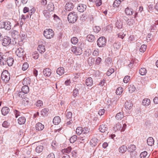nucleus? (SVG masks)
I'll return each instance as SVG.
<instances>
[{
  "mask_svg": "<svg viewBox=\"0 0 158 158\" xmlns=\"http://www.w3.org/2000/svg\"><path fill=\"white\" fill-rule=\"evenodd\" d=\"M9 125V123L7 121H5L2 124V126L4 127H7Z\"/></svg>",
  "mask_w": 158,
  "mask_h": 158,
  "instance_id": "obj_58",
  "label": "nucleus"
},
{
  "mask_svg": "<svg viewBox=\"0 0 158 158\" xmlns=\"http://www.w3.org/2000/svg\"><path fill=\"white\" fill-rule=\"evenodd\" d=\"M115 26L118 29H121L123 27V22L120 20H117L115 23Z\"/></svg>",
  "mask_w": 158,
  "mask_h": 158,
  "instance_id": "obj_23",
  "label": "nucleus"
},
{
  "mask_svg": "<svg viewBox=\"0 0 158 158\" xmlns=\"http://www.w3.org/2000/svg\"><path fill=\"white\" fill-rule=\"evenodd\" d=\"M6 56L0 52V64L1 65L6 64L7 62L8 66H10L12 65L14 60L13 59L10 57L8 58L6 61Z\"/></svg>",
  "mask_w": 158,
  "mask_h": 158,
  "instance_id": "obj_1",
  "label": "nucleus"
},
{
  "mask_svg": "<svg viewBox=\"0 0 158 158\" xmlns=\"http://www.w3.org/2000/svg\"><path fill=\"white\" fill-rule=\"evenodd\" d=\"M44 35L46 38L50 39L54 36V32L52 29H46L44 31Z\"/></svg>",
  "mask_w": 158,
  "mask_h": 158,
  "instance_id": "obj_3",
  "label": "nucleus"
},
{
  "mask_svg": "<svg viewBox=\"0 0 158 158\" xmlns=\"http://www.w3.org/2000/svg\"><path fill=\"white\" fill-rule=\"evenodd\" d=\"M125 12L127 15H131L133 14L134 11L132 9L127 7L126 8Z\"/></svg>",
  "mask_w": 158,
  "mask_h": 158,
  "instance_id": "obj_21",
  "label": "nucleus"
},
{
  "mask_svg": "<svg viewBox=\"0 0 158 158\" xmlns=\"http://www.w3.org/2000/svg\"><path fill=\"white\" fill-rule=\"evenodd\" d=\"M19 35V32L16 31H13L11 32V35L14 38H16Z\"/></svg>",
  "mask_w": 158,
  "mask_h": 158,
  "instance_id": "obj_48",
  "label": "nucleus"
},
{
  "mask_svg": "<svg viewBox=\"0 0 158 158\" xmlns=\"http://www.w3.org/2000/svg\"><path fill=\"white\" fill-rule=\"evenodd\" d=\"M29 65L28 63L25 62L23 65L22 69L23 70L25 71L27 70L28 68Z\"/></svg>",
  "mask_w": 158,
  "mask_h": 158,
  "instance_id": "obj_46",
  "label": "nucleus"
},
{
  "mask_svg": "<svg viewBox=\"0 0 158 158\" xmlns=\"http://www.w3.org/2000/svg\"><path fill=\"white\" fill-rule=\"evenodd\" d=\"M61 121V119L59 116L55 117L53 120V123L55 125H58Z\"/></svg>",
  "mask_w": 158,
  "mask_h": 158,
  "instance_id": "obj_24",
  "label": "nucleus"
},
{
  "mask_svg": "<svg viewBox=\"0 0 158 158\" xmlns=\"http://www.w3.org/2000/svg\"><path fill=\"white\" fill-rule=\"evenodd\" d=\"M36 130L37 131H42L44 128V126L40 123H38L35 125Z\"/></svg>",
  "mask_w": 158,
  "mask_h": 158,
  "instance_id": "obj_14",
  "label": "nucleus"
},
{
  "mask_svg": "<svg viewBox=\"0 0 158 158\" xmlns=\"http://www.w3.org/2000/svg\"><path fill=\"white\" fill-rule=\"evenodd\" d=\"M127 148L126 146L125 145H123L119 148V152L121 153L125 152L127 150Z\"/></svg>",
  "mask_w": 158,
  "mask_h": 158,
  "instance_id": "obj_42",
  "label": "nucleus"
},
{
  "mask_svg": "<svg viewBox=\"0 0 158 158\" xmlns=\"http://www.w3.org/2000/svg\"><path fill=\"white\" fill-rule=\"evenodd\" d=\"M0 28L9 30L11 28V23L9 21L0 23Z\"/></svg>",
  "mask_w": 158,
  "mask_h": 158,
  "instance_id": "obj_4",
  "label": "nucleus"
},
{
  "mask_svg": "<svg viewBox=\"0 0 158 158\" xmlns=\"http://www.w3.org/2000/svg\"><path fill=\"white\" fill-rule=\"evenodd\" d=\"M21 90L23 93L27 94L29 91V87L28 86H23Z\"/></svg>",
  "mask_w": 158,
  "mask_h": 158,
  "instance_id": "obj_29",
  "label": "nucleus"
},
{
  "mask_svg": "<svg viewBox=\"0 0 158 158\" xmlns=\"http://www.w3.org/2000/svg\"><path fill=\"white\" fill-rule=\"evenodd\" d=\"M46 158H55L54 155L53 153H51L48 155Z\"/></svg>",
  "mask_w": 158,
  "mask_h": 158,
  "instance_id": "obj_64",
  "label": "nucleus"
},
{
  "mask_svg": "<svg viewBox=\"0 0 158 158\" xmlns=\"http://www.w3.org/2000/svg\"><path fill=\"white\" fill-rule=\"evenodd\" d=\"M37 50L41 54L44 53L45 51L44 46L43 45H39L38 47Z\"/></svg>",
  "mask_w": 158,
  "mask_h": 158,
  "instance_id": "obj_20",
  "label": "nucleus"
},
{
  "mask_svg": "<svg viewBox=\"0 0 158 158\" xmlns=\"http://www.w3.org/2000/svg\"><path fill=\"white\" fill-rule=\"evenodd\" d=\"M72 115V113L71 112H68L66 113V118L67 119L71 118Z\"/></svg>",
  "mask_w": 158,
  "mask_h": 158,
  "instance_id": "obj_52",
  "label": "nucleus"
},
{
  "mask_svg": "<svg viewBox=\"0 0 158 158\" xmlns=\"http://www.w3.org/2000/svg\"><path fill=\"white\" fill-rule=\"evenodd\" d=\"M147 71L145 68H141L139 70V73L142 75H144L146 74Z\"/></svg>",
  "mask_w": 158,
  "mask_h": 158,
  "instance_id": "obj_40",
  "label": "nucleus"
},
{
  "mask_svg": "<svg viewBox=\"0 0 158 158\" xmlns=\"http://www.w3.org/2000/svg\"><path fill=\"white\" fill-rule=\"evenodd\" d=\"M43 73L45 77H49L51 74V70L49 68H46L44 70Z\"/></svg>",
  "mask_w": 158,
  "mask_h": 158,
  "instance_id": "obj_12",
  "label": "nucleus"
},
{
  "mask_svg": "<svg viewBox=\"0 0 158 158\" xmlns=\"http://www.w3.org/2000/svg\"><path fill=\"white\" fill-rule=\"evenodd\" d=\"M101 28L99 26H96L94 28V31L96 33H98L100 30Z\"/></svg>",
  "mask_w": 158,
  "mask_h": 158,
  "instance_id": "obj_57",
  "label": "nucleus"
},
{
  "mask_svg": "<svg viewBox=\"0 0 158 158\" xmlns=\"http://www.w3.org/2000/svg\"><path fill=\"white\" fill-rule=\"evenodd\" d=\"M1 78L2 80L5 82H8L10 79V74L8 71L5 70L2 73Z\"/></svg>",
  "mask_w": 158,
  "mask_h": 158,
  "instance_id": "obj_5",
  "label": "nucleus"
},
{
  "mask_svg": "<svg viewBox=\"0 0 158 158\" xmlns=\"http://www.w3.org/2000/svg\"><path fill=\"white\" fill-rule=\"evenodd\" d=\"M93 81L91 77H88L86 80L85 84L87 86H91L93 84Z\"/></svg>",
  "mask_w": 158,
  "mask_h": 158,
  "instance_id": "obj_19",
  "label": "nucleus"
},
{
  "mask_svg": "<svg viewBox=\"0 0 158 158\" xmlns=\"http://www.w3.org/2000/svg\"><path fill=\"white\" fill-rule=\"evenodd\" d=\"M123 117V112H120L117 113L115 116V118L117 120H121Z\"/></svg>",
  "mask_w": 158,
  "mask_h": 158,
  "instance_id": "obj_26",
  "label": "nucleus"
},
{
  "mask_svg": "<svg viewBox=\"0 0 158 158\" xmlns=\"http://www.w3.org/2000/svg\"><path fill=\"white\" fill-rule=\"evenodd\" d=\"M10 111V109L7 107H3L1 110L2 113L4 116L7 114Z\"/></svg>",
  "mask_w": 158,
  "mask_h": 158,
  "instance_id": "obj_17",
  "label": "nucleus"
},
{
  "mask_svg": "<svg viewBox=\"0 0 158 158\" xmlns=\"http://www.w3.org/2000/svg\"><path fill=\"white\" fill-rule=\"evenodd\" d=\"M131 60L132 61L134 66H137V64L138 62V60L135 59H133Z\"/></svg>",
  "mask_w": 158,
  "mask_h": 158,
  "instance_id": "obj_61",
  "label": "nucleus"
},
{
  "mask_svg": "<svg viewBox=\"0 0 158 158\" xmlns=\"http://www.w3.org/2000/svg\"><path fill=\"white\" fill-rule=\"evenodd\" d=\"M17 56L19 57H23L25 53L24 50L21 47L18 48L15 52Z\"/></svg>",
  "mask_w": 158,
  "mask_h": 158,
  "instance_id": "obj_8",
  "label": "nucleus"
},
{
  "mask_svg": "<svg viewBox=\"0 0 158 158\" xmlns=\"http://www.w3.org/2000/svg\"><path fill=\"white\" fill-rule=\"evenodd\" d=\"M72 150V148L71 147H69L63 149L61 150V152L63 154H68Z\"/></svg>",
  "mask_w": 158,
  "mask_h": 158,
  "instance_id": "obj_22",
  "label": "nucleus"
},
{
  "mask_svg": "<svg viewBox=\"0 0 158 158\" xmlns=\"http://www.w3.org/2000/svg\"><path fill=\"white\" fill-rule=\"evenodd\" d=\"M43 14L45 17L48 18L49 17V13L48 12L47 10H44L43 11Z\"/></svg>",
  "mask_w": 158,
  "mask_h": 158,
  "instance_id": "obj_63",
  "label": "nucleus"
},
{
  "mask_svg": "<svg viewBox=\"0 0 158 158\" xmlns=\"http://www.w3.org/2000/svg\"><path fill=\"white\" fill-rule=\"evenodd\" d=\"M83 128L81 127H78L76 130V133L78 135H80L82 133Z\"/></svg>",
  "mask_w": 158,
  "mask_h": 158,
  "instance_id": "obj_44",
  "label": "nucleus"
},
{
  "mask_svg": "<svg viewBox=\"0 0 158 158\" xmlns=\"http://www.w3.org/2000/svg\"><path fill=\"white\" fill-rule=\"evenodd\" d=\"M147 46L146 45L143 44L141 46L139 49V51L141 52H144L146 50Z\"/></svg>",
  "mask_w": 158,
  "mask_h": 158,
  "instance_id": "obj_50",
  "label": "nucleus"
},
{
  "mask_svg": "<svg viewBox=\"0 0 158 158\" xmlns=\"http://www.w3.org/2000/svg\"><path fill=\"white\" fill-rule=\"evenodd\" d=\"M71 51L77 54V55H78L77 54L78 53V52L76 47H72L71 48Z\"/></svg>",
  "mask_w": 158,
  "mask_h": 158,
  "instance_id": "obj_60",
  "label": "nucleus"
},
{
  "mask_svg": "<svg viewBox=\"0 0 158 158\" xmlns=\"http://www.w3.org/2000/svg\"><path fill=\"white\" fill-rule=\"evenodd\" d=\"M56 72L60 76L61 75L64 73V69L62 67H59L57 69Z\"/></svg>",
  "mask_w": 158,
  "mask_h": 158,
  "instance_id": "obj_30",
  "label": "nucleus"
},
{
  "mask_svg": "<svg viewBox=\"0 0 158 158\" xmlns=\"http://www.w3.org/2000/svg\"><path fill=\"white\" fill-rule=\"evenodd\" d=\"M124 105L126 109L130 110L132 108L133 104L132 103L131 101L129 100V101H127L125 103Z\"/></svg>",
  "mask_w": 158,
  "mask_h": 158,
  "instance_id": "obj_13",
  "label": "nucleus"
},
{
  "mask_svg": "<svg viewBox=\"0 0 158 158\" xmlns=\"http://www.w3.org/2000/svg\"><path fill=\"white\" fill-rule=\"evenodd\" d=\"M95 61V60L94 58L89 57V58L88 62L89 65L91 66L93 65Z\"/></svg>",
  "mask_w": 158,
  "mask_h": 158,
  "instance_id": "obj_37",
  "label": "nucleus"
},
{
  "mask_svg": "<svg viewBox=\"0 0 158 158\" xmlns=\"http://www.w3.org/2000/svg\"><path fill=\"white\" fill-rule=\"evenodd\" d=\"M123 91V88L122 87H119L117 89L116 93L117 95H120L122 93Z\"/></svg>",
  "mask_w": 158,
  "mask_h": 158,
  "instance_id": "obj_39",
  "label": "nucleus"
},
{
  "mask_svg": "<svg viewBox=\"0 0 158 158\" xmlns=\"http://www.w3.org/2000/svg\"><path fill=\"white\" fill-rule=\"evenodd\" d=\"M114 72V69H109L106 72V74L108 76H109Z\"/></svg>",
  "mask_w": 158,
  "mask_h": 158,
  "instance_id": "obj_55",
  "label": "nucleus"
},
{
  "mask_svg": "<svg viewBox=\"0 0 158 158\" xmlns=\"http://www.w3.org/2000/svg\"><path fill=\"white\" fill-rule=\"evenodd\" d=\"M148 144L150 146H152L154 143V141L152 137H149L147 139Z\"/></svg>",
  "mask_w": 158,
  "mask_h": 158,
  "instance_id": "obj_27",
  "label": "nucleus"
},
{
  "mask_svg": "<svg viewBox=\"0 0 158 158\" xmlns=\"http://www.w3.org/2000/svg\"><path fill=\"white\" fill-rule=\"evenodd\" d=\"M29 79L28 78H24L23 81V84L24 86H28V84H30Z\"/></svg>",
  "mask_w": 158,
  "mask_h": 158,
  "instance_id": "obj_35",
  "label": "nucleus"
},
{
  "mask_svg": "<svg viewBox=\"0 0 158 158\" xmlns=\"http://www.w3.org/2000/svg\"><path fill=\"white\" fill-rule=\"evenodd\" d=\"M35 8H33L29 10V14L30 15V17L32 15V14L35 13Z\"/></svg>",
  "mask_w": 158,
  "mask_h": 158,
  "instance_id": "obj_59",
  "label": "nucleus"
},
{
  "mask_svg": "<svg viewBox=\"0 0 158 158\" xmlns=\"http://www.w3.org/2000/svg\"><path fill=\"white\" fill-rule=\"evenodd\" d=\"M95 37L94 35L89 34L86 37V40L89 42H92L94 41Z\"/></svg>",
  "mask_w": 158,
  "mask_h": 158,
  "instance_id": "obj_32",
  "label": "nucleus"
},
{
  "mask_svg": "<svg viewBox=\"0 0 158 158\" xmlns=\"http://www.w3.org/2000/svg\"><path fill=\"white\" fill-rule=\"evenodd\" d=\"M54 5L52 4H48V8L50 11H52L54 9Z\"/></svg>",
  "mask_w": 158,
  "mask_h": 158,
  "instance_id": "obj_54",
  "label": "nucleus"
},
{
  "mask_svg": "<svg viewBox=\"0 0 158 158\" xmlns=\"http://www.w3.org/2000/svg\"><path fill=\"white\" fill-rule=\"evenodd\" d=\"M11 43L10 38L6 36H5L2 41V45L4 46H7Z\"/></svg>",
  "mask_w": 158,
  "mask_h": 158,
  "instance_id": "obj_7",
  "label": "nucleus"
},
{
  "mask_svg": "<svg viewBox=\"0 0 158 158\" xmlns=\"http://www.w3.org/2000/svg\"><path fill=\"white\" fill-rule=\"evenodd\" d=\"M148 153L146 151H144L141 153L140 155L141 158H145L147 155Z\"/></svg>",
  "mask_w": 158,
  "mask_h": 158,
  "instance_id": "obj_53",
  "label": "nucleus"
},
{
  "mask_svg": "<svg viewBox=\"0 0 158 158\" xmlns=\"http://www.w3.org/2000/svg\"><path fill=\"white\" fill-rule=\"evenodd\" d=\"M97 45L99 47L104 46L106 44V40L105 37L102 36L99 37L97 40Z\"/></svg>",
  "mask_w": 158,
  "mask_h": 158,
  "instance_id": "obj_6",
  "label": "nucleus"
},
{
  "mask_svg": "<svg viewBox=\"0 0 158 158\" xmlns=\"http://www.w3.org/2000/svg\"><path fill=\"white\" fill-rule=\"evenodd\" d=\"M122 125L120 123H117L114 127V130L116 131L118 130H121L122 131Z\"/></svg>",
  "mask_w": 158,
  "mask_h": 158,
  "instance_id": "obj_36",
  "label": "nucleus"
},
{
  "mask_svg": "<svg viewBox=\"0 0 158 158\" xmlns=\"http://www.w3.org/2000/svg\"><path fill=\"white\" fill-rule=\"evenodd\" d=\"M150 102L151 101L149 99L145 98L143 101L142 104L143 106H147L150 104Z\"/></svg>",
  "mask_w": 158,
  "mask_h": 158,
  "instance_id": "obj_28",
  "label": "nucleus"
},
{
  "mask_svg": "<svg viewBox=\"0 0 158 158\" xmlns=\"http://www.w3.org/2000/svg\"><path fill=\"white\" fill-rule=\"evenodd\" d=\"M44 147L43 145H38L35 148L36 152L38 153L42 152L44 150Z\"/></svg>",
  "mask_w": 158,
  "mask_h": 158,
  "instance_id": "obj_25",
  "label": "nucleus"
},
{
  "mask_svg": "<svg viewBox=\"0 0 158 158\" xmlns=\"http://www.w3.org/2000/svg\"><path fill=\"white\" fill-rule=\"evenodd\" d=\"M77 15L74 12H70L68 15V20L69 23H74L77 21Z\"/></svg>",
  "mask_w": 158,
  "mask_h": 158,
  "instance_id": "obj_2",
  "label": "nucleus"
},
{
  "mask_svg": "<svg viewBox=\"0 0 158 158\" xmlns=\"http://www.w3.org/2000/svg\"><path fill=\"white\" fill-rule=\"evenodd\" d=\"M121 1L120 0H116L113 3L114 7H118L121 3Z\"/></svg>",
  "mask_w": 158,
  "mask_h": 158,
  "instance_id": "obj_43",
  "label": "nucleus"
},
{
  "mask_svg": "<svg viewBox=\"0 0 158 158\" xmlns=\"http://www.w3.org/2000/svg\"><path fill=\"white\" fill-rule=\"evenodd\" d=\"M36 105L37 107H40L43 105V102L40 100H39L36 102Z\"/></svg>",
  "mask_w": 158,
  "mask_h": 158,
  "instance_id": "obj_56",
  "label": "nucleus"
},
{
  "mask_svg": "<svg viewBox=\"0 0 158 158\" xmlns=\"http://www.w3.org/2000/svg\"><path fill=\"white\" fill-rule=\"evenodd\" d=\"M86 6L83 4H79L77 7L78 10L80 12H83L85 10Z\"/></svg>",
  "mask_w": 158,
  "mask_h": 158,
  "instance_id": "obj_11",
  "label": "nucleus"
},
{
  "mask_svg": "<svg viewBox=\"0 0 158 158\" xmlns=\"http://www.w3.org/2000/svg\"><path fill=\"white\" fill-rule=\"evenodd\" d=\"M135 87L133 85H130L129 87V91L130 93H132L135 91Z\"/></svg>",
  "mask_w": 158,
  "mask_h": 158,
  "instance_id": "obj_49",
  "label": "nucleus"
},
{
  "mask_svg": "<svg viewBox=\"0 0 158 158\" xmlns=\"http://www.w3.org/2000/svg\"><path fill=\"white\" fill-rule=\"evenodd\" d=\"M14 112L15 117L17 118L19 115L20 112L17 110H15Z\"/></svg>",
  "mask_w": 158,
  "mask_h": 158,
  "instance_id": "obj_62",
  "label": "nucleus"
},
{
  "mask_svg": "<svg viewBox=\"0 0 158 158\" xmlns=\"http://www.w3.org/2000/svg\"><path fill=\"white\" fill-rule=\"evenodd\" d=\"M10 44L12 45L17 46L18 45H20L19 41L17 39H16V38H14L12 40V41H11Z\"/></svg>",
  "mask_w": 158,
  "mask_h": 158,
  "instance_id": "obj_33",
  "label": "nucleus"
},
{
  "mask_svg": "<svg viewBox=\"0 0 158 158\" xmlns=\"http://www.w3.org/2000/svg\"><path fill=\"white\" fill-rule=\"evenodd\" d=\"M71 41L73 44H75L77 43L78 39L76 37H73L71 38Z\"/></svg>",
  "mask_w": 158,
  "mask_h": 158,
  "instance_id": "obj_47",
  "label": "nucleus"
},
{
  "mask_svg": "<svg viewBox=\"0 0 158 158\" xmlns=\"http://www.w3.org/2000/svg\"><path fill=\"white\" fill-rule=\"evenodd\" d=\"M121 46V43L118 42H115L113 44V47L114 48L116 49H119L120 48Z\"/></svg>",
  "mask_w": 158,
  "mask_h": 158,
  "instance_id": "obj_38",
  "label": "nucleus"
},
{
  "mask_svg": "<svg viewBox=\"0 0 158 158\" xmlns=\"http://www.w3.org/2000/svg\"><path fill=\"white\" fill-rule=\"evenodd\" d=\"M73 4L71 2L66 3L65 6V9L67 11L71 10H73Z\"/></svg>",
  "mask_w": 158,
  "mask_h": 158,
  "instance_id": "obj_10",
  "label": "nucleus"
},
{
  "mask_svg": "<svg viewBox=\"0 0 158 158\" xmlns=\"http://www.w3.org/2000/svg\"><path fill=\"white\" fill-rule=\"evenodd\" d=\"M49 111V109L48 108H44L41 111V115L43 116L46 115L48 114Z\"/></svg>",
  "mask_w": 158,
  "mask_h": 158,
  "instance_id": "obj_41",
  "label": "nucleus"
},
{
  "mask_svg": "<svg viewBox=\"0 0 158 158\" xmlns=\"http://www.w3.org/2000/svg\"><path fill=\"white\" fill-rule=\"evenodd\" d=\"M130 80V77L129 76H126L123 80V81L124 83H127Z\"/></svg>",
  "mask_w": 158,
  "mask_h": 158,
  "instance_id": "obj_51",
  "label": "nucleus"
},
{
  "mask_svg": "<svg viewBox=\"0 0 158 158\" xmlns=\"http://www.w3.org/2000/svg\"><path fill=\"white\" fill-rule=\"evenodd\" d=\"M77 137L76 135H74L70 138V141L71 143H74L77 139Z\"/></svg>",
  "mask_w": 158,
  "mask_h": 158,
  "instance_id": "obj_45",
  "label": "nucleus"
},
{
  "mask_svg": "<svg viewBox=\"0 0 158 158\" xmlns=\"http://www.w3.org/2000/svg\"><path fill=\"white\" fill-rule=\"evenodd\" d=\"M98 140L95 138H93L90 141V145L92 147L95 146L98 143Z\"/></svg>",
  "mask_w": 158,
  "mask_h": 158,
  "instance_id": "obj_18",
  "label": "nucleus"
},
{
  "mask_svg": "<svg viewBox=\"0 0 158 158\" xmlns=\"http://www.w3.org/2000/svg\"><path fill=\"white\" fill-rule=\"evenodd\" d=\"M99 130L101 132H105L108 130L107 126L105 124L101 125L99 126Z\"/></svg>",
  "mask_w": 158,
  "mask_h": 158,
  "instance_id": "obj_16",
  "label": "nucleus"
},
{
  "mask_svg": "<svg viewBox=\"0 0 158 158\" xmlns=\"http://www.w3.org/2000/svg\"><path fill=\"white\" fill-rule=\"evenodd\" d=\"M89 1L95 3L97 6H100L102 4V0H89Z\"/></svg>",
  "mask_w": 158,
  "mask_h": 158,
  "instance_id": "obj_34",
  "label": "nucleus"
},
{
  "mask_svg": "<svg viewBox=\"0 0 158 158\" xmlns=\"http://www.w3.org/2000/svg\"><path fill=\"white\" fill-rule=\"evenodd\" d=\"M136 149L135 146L134 145H130L128 147V152H130V155L132 156H135L136 154L135 152V151Z\"/></svg>",
  "mask_w": 158,
  "mask_h": 158,
  "instance_id": "obj_9",
  "label": "nucleus"
},
{
  "mask_svg": "<svg viewBox=\"0 0 158 158\" xmlns=\"http://www.w3.org/2000/svg\"><path fill=\"white\" fill-rule=\"evenodd\" d=\"M82 85L81 84H78L76 86V88L74 89L73 92V95L74 97H76L79 94V89L78 88H79L80 87H81Z\"/></svg>",
  "mask_w": 158,
  "mask_h": 158,
  "instance_id": "obj_15",
  "label": "nucleus"
},
{
  "mask_svg": "<svg viewBox=\"0 0 158 158\" xmlns=\"http://www.w3.org/2000/svg\"><path fill=\"white\" fill-rule=\"evenodd\" d=\"M18 123L20 125L24 124L26 122V118L24 117H21L18 119Z\"/></svg>",
  "mask_w": 158,
  "mask_h": 158,
  "instance_id": "obj_31",
  "label": "nucleus"
}]
</instances>
